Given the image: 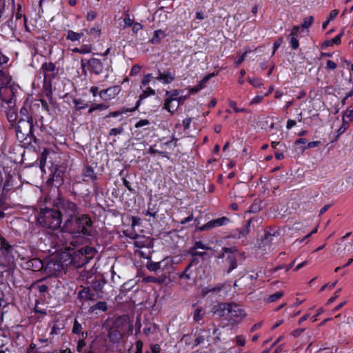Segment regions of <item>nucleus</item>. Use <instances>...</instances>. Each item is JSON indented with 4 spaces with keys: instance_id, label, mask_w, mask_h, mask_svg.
Masks as SVG:
<instances>
[{
    "instance_id": "obj_53",
    "label": "nucleus",
    "mask_w": 353,
    "mask_h": 353,
    "mask_svg": "<svg viewBox=\"0 0 353 353\" xmlns=\"http://www.w3.org/2000/svg\"><path fill=\"white\" fill-rule=\"evenodd\" d=\"M90 34L95 38L101 35V29L99 27H94L90 30Z\"/></svg>"
},
{
    "instance_id": "obj_31",
    "label": "nucleus",
    "mask_w": 353,
    "mask_h": 353,
    "mask_svg": "<svg viewBox=\"0 0 353 353\" xmlns=\"http://www.w3.org/2000/svg\"><path fill=\"white\" fill-rule=\"evenodd\" d=\"M205 312L203 307H196L193 312V319L196 322L200 321L204 316Z\"/></svg>"
},
{
    "instance_id": "obj_13",
    "label": "nucleus",
    "mask_w": 353,
    "mask_h": 353,
    "mask_svg": "<svg viewBox=\"0 0 353 353\" xmlns=\"http://www.w3.org/2000/svg\"><path fill=\"white\" fill-rule=\"evenodd\" d=\"M228 222L229 219L225 216H223L208 221L207 223L201 226L199 229L201 231L208 230L215 227L226 225Z\"/></svg>"
},
{
    "instance_id": "obj_23",
    "label": "nucleus",
    "mask_w": 353,
    "mask_h": 353,
    "mask_svg": "<svg viewBox=\"0 0 353 353\" xmlns=\"http://www.w3.org/2000/svg\"><path fill=\"white\" fill-rule=\"evenodd\" d=\"M225 263L228 265V268L226 270L228 274L237 267V261L234 254H229L225 259Z\"/></svg>"
},
{
    "instance_id": "obj_55",
    "label": "nucleus",
    "mask_w": 353,
    "mask_h": 353,
    "mask_svg": "<svg viewBox=\"0 0 353 353\" xmlns=\"http://www.w3.org/2000/svg\"><path fill=\"white\" fill-rule=\"evenodd\" d=\"M319 144H320V141H311V142L307 143V145L304 146L302 148V150H305L306 149L316 148V147L319 146Z\"/></svg>"
},
{
    "instance_id": "obj_49",
    "label": "nucleus",
    "mask_w": 353,
    "mask_h": 353,
    "mask_svg": "<svg viewBox=\"0 0 353 353\" xmlns=\"http://www.w3.org/2000/svg\"><path fill=\"white\" fill-rule=\"evenodd\" d=\"M12 182L10 180H6L3 187L2 193L7 194L12 189Z\"/></svg>"
},
{
    "instance_id": "obj_8",
    "label": "nucleus",
    "mask_w": 353,
    "mask_h": 353,
    "mask_svg": "<svg viewBox=\"0 0 353 353\" xmlns=\"http://www.w3.org/2000/svg\"><path fill=\"white\" fill-rule=\"evenodd\" d=\"M11 81L12 78L8 72L4 70V68H0V96L2 95L3 90L12 93V97L7 101L8 103H11L14 97V90L15 89L10 85Z\"/></svg>"
},
{
    "instance_id": "obj_1",
    "label": "nucleus",
    "mask_w": 353,
    "mask_h": 353,
    "mask_svg": "<svg viewBox=\"0 0 353 353\" xmlns=\"http://www.w3.org/2000/svg\"><path fill=\"white\" fill-rule=\"evenodd\" d=\"M61 231L72 235L73 237H86L93 235V222L88 214H79L65 225H62Z\"/></svg>"
},
{
    "instance_id": "obj_5",
    "label": "nucleus",
    "mask_w": 353,
    "mask_h": 353,
    "mask_svg": "<svg viewBox=\"0 0 353 353\" xmlns=\"http://www.w3.org/2000/svg\"><path fill=\"white\" fill-rule=\"evenodd\" d=\"M214 314H217L219 317L226 316L230 319H234L235 321L241 320L245 316L244 310L239 305L226 303L218 304Z\"/></svg>"
},
{
    "instance_id": "obj_47",
    "label": "nucleus",
    "mask_w": 353,
    "mask_h": 353,
    "mask_svg": "<svg viewBox=\"0 0 353 353\" xmlns=\"http://www.w3.org/2000/svg\"><path fill=\"white\" fill-rule=\"evenodd\" d=\"M9 58L4 55L0 50V68H4V66L8 63Z\"/></svg>"
},
{
    "instance_id": "obj_54",
    "label": "nucleus",
    "mask_w": 353,
    "mask_h": 353,
    "mask_svg": "<svg viewBox=\"0 0 353 353\" xmlns=\"http://www.w3.org/2000/svg\"><path fill=\"white\" fill-rule=\"evenodd\" d=\"M248 81L254 87L259 88L262 83L261 82V80L258 78H248Z\"/></svg>"
},
{
    "instance_id": "obj_3",
    "label": "nucleus",
    "mask_w": 353,
    "mask_h": 353,
    "mask_svg": "<svg viewBox=\"0 0 353 353\" xmlns=\"http://www.w3.org/2000/svg\"><path fill=\"white\" fill-rule=\"evenodd\" d=\"M37 125V121H18L15 127L17 139L20 143L30 144L31 142L38 143V139L34 134V127Z\"/></svg>"
},
{
    "instance_id": "obj_2",
    "label": "nucleus",
    "mask_w": 353,
    "mask_h": 353,
    "mask_svg": "<svg viewBox=\"0 0 353 353\" xmlns=\"http://www.w3.org/2000/svg\"><path fill=\"white\" fill-rule=\"evenodd\" d=\"M37 220L42 227L53 230L59 228L61 230L63 224L61 212L57 207H54V202L52 206L41 208Z\"/></svg>"
},
{
    "instance_id": "obj_32",
    "label": "nucleus",
    "mask_w": 353,
    "mask_h": 353,
    "mask_svg": "<svg viewBox=\"0 0 353 353\" xmlns=\"http://www.w3.org/2000/svg\"><path fill=\"white\" fill-rule=\"evenodd\" d=\"M44 281L48 285L49 288H58L59 283H60L59 281L56 277H48V278H44Z\"/></svg>"
},
{
    "instance_id": "obj_39",
    "label": "nucleus",
    "mask_w": 353,
    "mask_h": 353,
    "mask_svg": "<svg viewBox=\"0 0 353 353\" xmlns=\"http://www.w3.org/2000/svg\"><path fill=\"white\" fill-rule=\"evenodd\" d=\"M17 23L14 20L13 16L8 19L4 24V26H8L10 31L13 33L17 30Z\"/></svg>"
},
{
    "instance_id": "obj_26",
    "label": "nucleus",
    "mask_w": 353,
    "mask_h": 353,
    "mask_svg": "<svg viewBox=\"0 0 353 353\" xmlns=\"http://www.w3.org/2000/svg\"><path fill=\"white\" fill-rule=\"evenodd\" d=\"M82 174L84 177L89 178L92 181H95L97 179V174L93 168L90 165H86L85 167Z\"/></svg>"
},
{
    "instance_id": "obj_62",
    "label": "nucleus",
    "mask_w": 353,
    "mask_h": 353,
    "mask_svg": "<svg viewBox=\"0 0 353 353\" xmlns=\"http://www.w3.org/2000/svg\"><path fill=\"white\" fill-rule=\"evenodd\" d=\"M192 121V118H186L183 120V126L185 130H187L190 128Z\"/></svg>"
},
{
    "instance_id": "obj_27",
    "label": "nucleus",
    "mask_w": 353,
    "mask_h": 353,
    "mask_svg": "<svg viewBox=\"0 0 353 353\" xmlns=\"http://www.w3.org/2000/svg\"><path fill=\"white\" fill-rule=\"evenodd\" d=\"M223 287V285H222V284L217 285L216 286H214V287L208 286L206 288H204L202 290V292H201L202 295L205 296L210 292H213V293L219 292L222 290Z\"/></svg>"
},
{
    "instance_id": "obj_9",
    "label": "nucleus",
    "mask_w": 353,
    "mask_h": 353,
    "mask_svg": "<svg viewBox=\"0 0 353 353\" xmlns=\"http://www.w3.org/2000/svg\"><path fill=\"white\" fill-rule=\"evenodd\" d=\"M81 66L83 70L85 66H88L90 72L99 75L103 73L104 69L103 62L97 58H91L89 60L82 59L81 61Z\"/></svg>"
},
{
    "instance_id": "obj_30",
    "label": "nucleus",
    "mask_w": 353,
    "mask_h": 353,
    "mask_svg": "<svg viewBox=\"0 0 353 353\" xmlns=\"http://www.w3.org/2000/svg\"><path fill=\"white\" fill-rule=\"evenodd\" d=\"M205 332L204 329H201L199 332H196L194 334L195 339L194 341V347L198 346L203 343L205 341V336L202 334V332Z\"/></svg>"
},
{
    "instance_id": "obj_43",
    "label": "nucleus",
    "mask_w": 353,
    "mask_h": 353,
    "mask_svg": "<svg viewBox=\"0 0 353 353\" xmlns=\"http://www.w3.org/2000/svg\"><path fill=\"white\" fill-rule=\"evenodd\" d=\"M7 119L11 123L10 128L14 127V123L17 119V114L14 111H10L7 113Z\"/></svg>"
},
{
    "instance_id": "obj_18",
    "label": "nucleus",
    "mask_w": 353,
    "mask_h": 353,
    "mask_svg": "<svg viewBox=\"0 0 353 353\" xmlns=\"http://www.w3.org/2000/svg\"><path fill=\"white\" fill-rule=\"evenodd\" d=\"M139 105H140V101H137L135 107H134L132 108H124L123 107V108H122L121 109H120L119 110L110 112L106 116V118H108V117H116L121 116L124 113L134 112V111H135L139 108Z\"/></svg>"
},
{
    "instance_id": "obj_4",
    "label": "nucleus",
    "mask_w": 353,
    "mask_h": 353,
    "mask_svg": "<svg viewBox=\"0 0 353 353\" xmlns=\"http://www.w3.org/2000/svg\"><path fill=\"white\" fill-rule=\"evenodd\" d=\"M54 207H57L59 211L61 212L62 225H65L80 213L77 203L61 197L54 201Z\"/></svg>"
},
{
    "instance_id": "obj_60",
    "label": "nucleus",
    "mask_w": 353,
    "mask_h": 353,
    "mask_svg": "<svg viewBox=\"0 0 353 353\" xmlns=\"http://www.w3.org/2000/svg\"><path fill=\"white\" fill-rule=\"evenodd\" d=\"M190 254L192 256H204L206 253L205 252H198L196 251V250H192L190 249Z\"/></svg>"
},
{
    "instance_id": "obj_56",
    "label": "nucleus",
    "mask_w": 353,
    "mask_h": 353,
    "mask_svg": "<svg viewBox=\"0 0 353 353\" xmlns=\"http://www.w3.org/2000/svg\"><path fill=\"white\" fill-rule=\"evenodd\" d=\"M144 214L145 216H152L153 218L155 219V218H157V211L154 210L149 205L148 206V209L145 211V212H144Z\"/></svg>"
},
{
    "instance_id": "obj_46",
    "label": "nucleus",
    "mask_w": 353,
    "mask_h": 353,
    "mask_svg": "<svg viewBox=\"0 0 353 353\" xmlns=\"http://www.w3.org/2000/svg\"><path fill=\"white\" fill-rule=\"evenodd\" d=\"M81 330H82L81 324L80 323H79L78 321L74 320V325L72 327V332L74 334H81L82 333Z\"/></svg>"
},
{
    "instance_id": "obj_20",
    "label": "nucleus",
    "mask_w": 353,
    "mask_h": 353,
    "mask_svg": "<svg viewBox=\"0 0 353 353\" xmlns=\"http://www.w3.org/2000/svg\"><path fill=\"white\" fill-rule=\"evenodd\" d=\"M79 296L80 299L84 300L94 301L96 299V294L94 292H92V291L91 290V288L90 286L84 288L82 290H81L79 292Z\"/></svg>"
},
{
    "instance_id": "obj_59",
    "label": "nucleus",
    "mask_w": 353,
    "mask_h": 353,
    "mask_svg": "<svg viewBox=\"0 0 353 353\" xmlns=\"http://www.w3.org/2000/svg\"><path fill=\"white\" fill-rule=\"evenodd\" d=\"M150 124V121L148 119H141L140 121H139L138 122L136 123L135 124V128H141L142 126H144V125H149Z\"/></svg>"
},
{
    "instance_id": "obj_58",
    "label": "nucleus",
    "mask_w": 353,
    "mask_h": 353,
    "mask_svg": "<svg viewBox=\"0 0 353 353\" xmlns=\"http://www.w3.org/2000/svg\"><path fill=\"white\" fill-rule=\"evenodd\" d=\"M222 251L225 253H228L229 254H234V253L237 251V249L235 247L226 248L224 247L222 248Z\"/></svg>"
},
{
    "instance_id": "obj_51",
    "label": "nucleus",
    "mask_w": 353,
    "mask_h": 353,
    "mask_svg": "<svg viewBox=\"0 0 353 353\" xmlns=\"http://www.w3.org/2000/svg\"><path fill=\"white\" fill-rule=\"evenodd\" d=\"M290 44L292 49L296 50L299 46V42L298 39L295 37V36H290Z\"/></svg>"
},
{
    "instance_id": "obj_50",
    "label": "nucleus",
    "mask_w": 353,
    "mask_h": 353,
    "mask_svg": "<svg viewBox=\"0 0 353 353\" xmlns=\"http://www.w3.org/2000/svg\"><path fill=\"white\" fill-rule=\"evenodd\" d=\"M190 268L189 266H186L184 271L181 272L179 275V278L181 279H185V280H189L190 279V276L188 273V271L190 270Z\"/></svg>"
},
{
    "instance_id": "obj_36",
    "label": "nucleus",
    "mask_w": 353,
    "mask_h": 353,
    "mask_svg": "<svg viewBox=\"0 0 353 353\" xmlns=\"http://www.w3.org/2000/svg\"><path fill=\"white\" fill-rule=\"evenodd\" d=\"M14 21L17 23H19V25H21L23 23L25 26L26 30L29 31L28 28L26 26L27 19L25 16L23 17V15L21 13L17 12Z\"/></svg>"
},
{
    "instance_id": "obj_12",
    "label": "nucleus",
    "mask_w": 353,
    "mask_h": 353,
    "mask_svg": "<svg viewBox=\"0 0 353 353\" xmlns=\"http://www.w3.org/2000/svg\"><path fill=\"white\" fill-rule=\"evenodd\" d=\"M180 93V90H172L170 91H165V96L167 97L165 99L163 109L168 110L171 114H173L177 109L178 105L175 107V109L171 110L170 103L172 101H176V97Z\"/></svg>"
},
{
    "instance_id": "obj_6",
    "label": "nucleus",
    "mask_w": 353,
    "mask_h": 353,
    "mask_svg": "<svg viewBox=\"0 0 353 353\" xmlns=\"http://www.w3.org/2000/svg\"><path fill=\"white\" fill-rule=\"evenodd\" d=\"M71 263H76L74 259L72 257L70 254L64 253L60 260L51 259L47 263L46 270L51 273L60 272L64 269L65 265L67 266Z\"/></svg>"
},
{
    "instance_id": "obj_40",
    "label": "nucleus",
    "mask_w": 353,
    "mask_h": 353,
    "mask_svg": "<svg viewBox=\"0 0 353 353\" xmlns=\"http://www.w3.org/2000/svg\"><path fill=\"white\" fill-rule=\"evenodd\" d=\"M161 263L159 262H153V261H149L147 264V268L150 271H154L156 272L161 268Z\"/></svg>"
},
{
    "instance_id": "obj_19",
    "label": "nucleus",
    "mask_w": 353,
    "mask_h": 353,
    "mask_svg": "<svg viewBox=\"0 0 353 353\" xmlns=\"http://www.w3.org/2000/svg\"><path fill=\"white\" fill-rule=\"evenodd\" d=\"M108 310L107 303L105 301H99L94 305L90 306L88 309L89 314L95 313L98 314V310L100 312H105Z\"/></svg>"
},
{
    "instance_id": "obj_41",
    "label": "nucleus",
    "mask_w": 353,
    "mask_h": 353,
    "mask_svg": "<svg viewBox=\"0 0 353 353\" xmlns=\"http://www.w3.org/2000/svg\"><path fill=\"white\" fill-rule=\"evenodd\" d=\"M283 294L284 292L283 291L276 292V293L269 296V297L268 298V301L270 303L276 301V300L281 298L283 296Z\"/></svg>"
},
{
    "instance_id": "obj_64",
    "label": "nucleus",
    "mask_w": 353,
    "mask_h": 353,
    "mask_svg": "<svg viewBox=\"0 0 353 353\" xmlns=\"http://www.w3.org/2000/svg\"><path fill=\"white\" fill-rule=\"evenodd\" d=\"M143 343L141 341H137L136 342V352L135 353H143Z\"/></svg>"
},
{
    "instance_id": "obj_25",
    "label": "nucleus",
    "mask_w": 353,
    "mask_h": 353,
    "mask_svg": "<svg viewBox=\"0 0 353 353\" xmlns=\"http://www.w3.org/2000/svg\"><path fill=\"white\" fill-rule=\"evenodd\" d=\"M32 286L37 288L40 293H45L48 290V285L46 283L43 279L37 281Z\"/></svg>"
},
{
    "instance_id": "obj_42",
    "label": "nucleus",
    "mask_w": 353,
    "mask_h": 353,
    "mask_svg": "<svg viewBox=\"0 0 353 353\" xmlns=\"http://www.w3.org/2000/svg\"><path fill=\"white\" fill-rule=\"evenodd\" d=\"M66 39L72 41H78L79 40V33L70 30L67 32Z\"/></svg>"
},
{
    "instance_id": "obj_15",
    "label": "nucleus",
    "mask_w": 353,
    "mask_h": 353,
    "mask_svg": "<svg viewBox=\"0 0 353 353\" xmlns=\"http://www.w3.org/2000/svg\"><path fill=\"white\" fill-rule=\"evenodd\" d=\"M156 79L165 84H168L175 79V74L171 72L170 69L163 72L159 70L158 76L156 77Z\"/></svg>"
},
{
    "instance_id": "obj_35",
    "label": "nucleus",
    "mask_w": 353,
    "mask_h": 353,
    "mask_svg": "<svg viewBox=\"0 0 353 353\" xmlns=\"http://www.w3.org/2000/svg\"><path fill=\"white\" fill-rule=\"evenodd\" d=\"M72 102L74 104L75 109L77 110L85 109L88 106V103H85L81 99H73Z\"/></svg>"
},
{
    "instance_id": "obj_57",
    "label": "nucleus",
    "mask_w": 353,
    "mask_h": 353,
    "mask_svg": "<svg viewBox=\"0 0 353 353\" xmlns=\"http://www.w3.org/2000/svg\"><path fill=\"white\" fill-rule=\"evenodd\" d=\"M236 343L240 346H244L245 345V339L241 335H238L236 337Z\"/></svg>"
},
{
    "instance_id": "obj_11",
    "label": "nucleus",
    "mask_w": 353,
    "mask_h": 353,
    "mask_svg": "<svg viewBox=\"0 0 353 353\" xmlns=\"http://www.w3.org/2000/svg\"><path fill=\"white\" fill-rule=\"evenodd\" d=\"M87 284L94 290L97 293L102 291V289L105 283L103 278L99 276H86Z\"/></svg>"
},
{
    "instance_id": "obj_22",
    "label": "nucleus",
    "mask_w": 353,
    "mask_h": 353,
    "mask_svg": "<svg viewBox=\"0 0 353 353\" xmlns=\"http://www.w3.org/2000/svg\"><path fill=\"white\" fill-rule=\"evenodd\" d=\"M20 118L18 121H22L23 120L28 121H33L32 113L30 112L29 109L26 106H23L19 111Z\"/></svg>"
},
{
    "instance_id": "obj_16",
    "label": "nucleus",
    "mask_w": 353,
    "mask_h": 353,
    "mask_svg": "<svg viewBox=\"0 0 353 353\" xmlns=\"http://www.w3.org/2000/svg\"><path fill=\"white\" fill-rule=\"evenodd\" d=\"M48 168L51 170L50 175L52 176L51 179L53 182H55L56 185H60L63 183V172L61 170L60 167L58 165H50Z\"/></svg>"
},
{
    "instance_id": "obj_44",
    "label": "nucleus",
    "mask_w": 353,
    "mask_h": 353,
    "mask_svg": "<svg viewBox=\"0 0 353 353\" xmlns=\"http://www.w3.org/2000/svg\"><path fill=\"white\" fill-rule=\"evenodd\" d=\"M314 17L312 16H309L305 17L303 19V23L301 24V26L303 28H307L310 27L312 23H313Z\"/></svg>"
},
{
    "instance_id": "obj_61",
    "label": "nucleus",
    "mask_w": 353,
    "mask_h": 353,
    "mask_svg": "<svg viewBox=\"0 0 353 353\" xmlns=\"http://www.w3.org/2000/svg\"><path fill=\"white\" fill-rule=\"evenodd\" d=\"M337 65L335 62L332 60H327L326 63V68L330 70H334L336 68Z\"/></svg>"
},
{
    "instance_id": "obj_52",
    "label": "nucleus",
    "mask_w": 353,
    "mask_h": 353,
    "mask_svg": "<svg viewBox=\"0 0 353 353\" xmlns=\"http://www.w3.org/2000/svg\"><path fill=\"white\" fill-rule=\"evenodd\" d=\"M123 132V128L122 127L112 128L109 132L110 136H116L117 134H120Z\"/></svg>"
},
{
    "instance_id": "obj_24",
    "label": "nucleus",
    "mask_w": 353,
    "mask_h": 353,
    "mask_svg": "<svg viewBox=\"0 0 353 353\" xmlns=\"http://www.w3.org/2000/svg\"><path fill=\"white\" fill-rule=\"evenodd\" d=\"M43 94L48 98L50 103L54 104V100L52 97V83L43 82Z\"/></svg>"
},
{
    "instance_id": "obj_38",
    "label": "nucleus",
    "mask_w": 353,
    "mask_h": 353,
    "mask_svg": "<svg viewBox=\"0 0 353 353\" xmlns=\"http://www.w3.org/2000/svg\"><path fill=\"white\" fill-rule=\"evenodd\" d=\"M108 108V106L103 103H99V104L92 103L90 109L88 110V113L91 114V113H92V112H94V110H106Z\"/></svg>"
},
{
    "instance_id": "obj_21",
    "label": "nucleus",
    "mask_w": 353,
    "mask_h": 353,
    "mask_svg": "<svg viewBox=\"0 0 353 353\" xmlns=\"http://www.w3.org/2000/svg\"><path fill=\"white\" fill-rule=\"evenodd\" d=\"M49 154V150L47 148H44L43 151L41 152V156L39 157V165L41 170H43L45 166H50L53 165V163L49 161H47L48 156Z\"/></svg>"
},
{
    "instance_id": "obj_33",
    "label": "nucleus",
    "mask_w": 353,
    "mask_h": 353,
    "mask_svg": "<svg viewBox=\"0 0 353 353\" xmlns=\"http://www.w3.org/2000/svg\"><path fill=\"white\" fill-rule=\"evenodd\" d=\"M336 319H340L341 323H339V326H343L345 324H350L353 322V319L345 315L342 316L341 314H338L335 316Z\"/></svg>"
},
{
    "instance_id": "obj_45",
    "label": "nucleus",
    "mask_w": 353,
    "mask_h": 353,
    "mask_svg": "<svg viewBox=\"0 0 353 353\" xmlns=\"http://www.w3.org/2000/svg\"><path fill=\"white\" fill-rule=\"evenodd\" d=\"M252 221V219H250L244 228L241 229L240 231H239V238H240L241 236H245L248 233H249V228H250V223Z\"/></svg>"
},
{
    "instance_id": "obj_63",
    "label": "nucleus",
    "mask_w": 353,
    "mask_h": 353,
    "mask_svg": "<svg viewBox=\"0 0 353 353\" xmlns=\"http://www.w3.org/2000/svg\"><path fill=\"white\" fill-rule=\"evenodd\" d=\"M348 127V123L343 119L342 125L338 130L339 134L343 133Z\"/></svg>"
},
{
    "instance_id": "obj_14",
    "label": "nucleus",
    "mask_w": 353,
    "mask_h": 353,
    "mask_svg": "<svg viewBox=\"0 0 353 353\" xmlns=\"http://www.w3.org/2000/svg\"><path fill=\"white\" fill-rule=\"evenodd\" d=\"M121 91L119 85H114L100 92L101 98L107 100L114 98Z\"/></svg>"
},
{
    "instance_id": "obj_37",
    "label": "nucleus",
    "mask_w": 353,
    "mask_h": 353,
    "mask_svg": "<svg viewBox=\"0 0 353 353\" xmlns=\"http://www.w3.org/2000/svg\"><path fill=\"white\" fill-rule=\"evenodd\" d=\"M154 94L155 90L151 88H148L146 90H143L142 94H140L139 99L137 101L141 102L143 99L147 98L148 97Z\"/></svg>"
},
{
    "instance_id": "obj_34",
    "label": "nucleus",
    "mask_w": 353,
    "mask_h": 353,
    "mask_svg": "<svg viewBox=\"0 0 353 353\" xmlns=\"http://www.w3.org/2000/svg\"><path fill=\"white\" fill-rule=\"evenodd\" d=\"M92 47L90 45H83L81 48H75L72 50L74 52H78L80 54H87L91 52Z\"/></svg>"
},
{
    "instance_id": "obj_10",
    "label": "nucleus",
    "mask_w": 353,
    "mask_h": 353,
    "mask_svg": "<svg viewBox=\"0 0 353 353\" xmlns=\"http://www.w3.org/2000/svg\"><path fill=\"white\" fill-rule=\"evenodd\" d=\"M41 70L44 74L43 82H50L54 79L59 74V68L56 67L52 62H45L41 67Z\"/></svg>"
},
{
    "instance_id": "obj_7",
    "label": "nucleus",
    "mask_w": 353,
    "mask_h": 353,
    "mask_svg": "<svg viewBox=\"0 0 353 353\" xmlns=\"http://www.w3.org/2000/svg\"><path fill=\"white\" fill-rule=\"evenodd\" d=\"M97 250L93 247L85 246L77 252H74V261L78 263L77 266H81L89 262L90 259L96 254Z\"/></svg>"
},
{
    "instance_id": "obj_28",
    "label": "nucleus",
    "mask_w": 353,
    "mask_h": 353,
    "mask_svg": "<svg viewBox=\"0 0 353 353\" xmlns=\"http://www.w3.org/2000/svg\"><path fill=\"white\" fill-rule=\"evenodd\" d=\"M165 37V34L163 31L161 30H158L154 31V35L151 39L150 41L153 44H158L160 43L161 40Z\"/></svg>"
},
{
    "instance_id": "obj_48",
    "label": "nucleus",
    "mask_w": 353,
    "mask_h": 353,
    "mask_svg": "<svg viewBox=\"0 0 353 353\" xmlns=\"http://www.w3.org/2000/svg\"><path fill=\"white\" fill-rule=\"evenodd\" d=\"M192 250H196V249H203V250H210L211 248L210 247L206 246L204 245L201 241H196L194 246L191 248Z\"/></svg>"
},
{
    "instance_id": "obj_29",
    "label": "nucleus",
    "mask_w": 353,
    "mask_h": 353,
    "mask_svg": "<svg viewBox=\"0 0 353 353\" xmlns=\"http://www.w3.org/2000/svg\"><path fill=\"white\" fill-rule=\"evenodd\" d=\"M88 336V333L87 332H82L81 333V337L79 338V341H78V343H77V350L79 352H82L83 351V350L86 347L85 345H86V343L85 342V339Z\"/></svg>"
},
{
    "instance_id": "obj_17",
    "label": "nucleus",
    "mask_w": 353,
    "mask_h": 353,
    "mask_svg": "<svg viewBox=\"0 0 353 353\" xmlns=\"http://www.w3.org/2000/svg\"><path fill=\"white\" fill-rule=\"evenodd\" d=\"M26 268L34 272H38L43 268V263L41 260L38 258H34L26 263Z\"/></svg>"
}]
</instances>
